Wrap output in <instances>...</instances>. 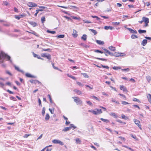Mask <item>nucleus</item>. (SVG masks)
Segmentation results:
<instances>
[{
  "mask_svg": "<svg viewBox=\"0 0 151 151\" xmlns=\"http://www.w3.org/2000/svg\"><path fill=\"white\" fill-rule=\"evenodd\" d=\"M144 19V22L145 23V24L143 26V27H146L148 26V23H149V19L145 17H143Z\"/></svg>",
  "mask_w": 151,
  "mask_h": 151,
  "instance_id": "nucleus-1",
  "label": "nucleus"
},
{
  "mask_svg": "<svg viewBox=\"0 0 151 151\" xmlns=\"http://www.w3.org/2000/svg\"><path fill=\"white\" fill-rule=\"evenodd\" d=\"M72 98L74 99V101L77 103V104H82V101L80 100L78 97H73Z\"/></svg>",
  "mask_w": 151,
  "mask_h": 151,
  "instance_id": "nucleus-2",
  "label": "nucleus"
},
{
  "mask_svg": "<svg viewBox=\"0 0 151 151\" xmlns=\"http://www.w3.org/2000/svg\"><path fill=\"white\" fill-rule=\"evenodd\" d=\"M134 122L135 124L141 130H142V127L140 124V121L139 120L136 119H134Z\"/></svg>",
  "mask_w": 151,
  "mask_h": 151,
  "instance_id": "nucleus-3",
  "label": "nucleus"
},
{
  "mask_svg": "<svg viewBox=\"0 0 151 151\" xmlns=\"http://www.w3.org/2000/svg\"><path fill=\"white\" fill-rule=\"evenodd\" d=\"M41 56L42 57H46L49 60H50L51 59V56L50 54H48L47 55L46 53H42L41 54Z\"/></svg>",
  "mask_w": 151,
  "mask_h": 151,
  "instance_id": "nucleus-4",
  "label": "nucleus"
},
{
  "mask_svg": "<svg viewBox=\"0 0 151 151\" xmlns=\"http://www.w3.org/2000/svg\"><path fill=\"white\" fill-rule=\"evenodd\" d=\"M53 143L54 144H59L61 145H63L64 144L63 142L60 140L57 139H54L52 141Z\"/></svg>",
  "mask_w": 151,
  "mask_h": 151,
  "instance_id": "nucleus-5",
  "label": "nucleus"
},
{
  "mask_svg": "<svg viewBox=\"0 0 151 151\" xmlns=\"http://www.w3.org/2000/svg\"><path fill=\"white\" fill-rule=\"evenodd\" d=\"M96 111H93V114L95 115L100 114L102 113L101 109H96Z\"/></svg>",
  "mask_w": 151,
  "mask_h": 151,
  "instance_id": "nucleus-6",
  "label": "nucleus"
},
{
  "mask_svg": "<svg viewBox=\"0 0 151 151\" xmlns=\"http://www.w3.org/2000/svg\"><path fill=\"white\" fill-rule=\"evenodd\" d=\"M27 5L29 7H36L37 6L36 4L33 2H29Z\"/></svg>",
  "mask_w": 151,
  "mask_h": 151,
  "instance_id": "nucleus-7",
  "label": "nucleus"
},
{
  "mask_svg": "<svg viewBox=\"0 0 151 151\" xmlns=\"http://www.w3.org/2000/svg\"><path fill=\"white\" fill-rule=\"evenodd\" d=\"M120 89L121 90H122L123 91L127 92L128 91L127 88L123 85H121L120 86Z\"/></svg>",
  "mask_w": 151,
  "mask_h": 151,
  "instance_id": "nucleus-8",
  "label": "nucleus"
},
{
  "mask_svg": "<svg viewBox=\"0 0 151 151\" xmlns=\"http://www.w3.org/2000/svg\"><path fill=\"white\" fill-rule=\"evenodd\" d=\"M25 16V14H23L21 15H19L18 16L15 15V18L18 20H19L22 17H24Z\"/></svg>",
  "mask_w": 151,
  "mask_h": 151,
  "instance_id": "nucleus-9",
  "label": "nucleus"
},
{
  "mask_svg": "<svg viewBox=\"0 0 151 151\" xmlns=\"http://www.w3.org/2000/svg\"><path fill=\"white\" fill-rule=\"evenodd\" d=\"M38 7H39L40 8H42V9H39L36 10V12L37 13L40 11H42L43 9H45V8H46V7L42 6H38Z\"/></svg>",
  "mask_w": 151,
  "mask_h": 151,
  "instance_id": "nucleus-10",
  "label": "nucleus"
},
{
  "mask_svg": "<svg viewBox=\"0 0 151 151\" xmlns=\"http://www.w3.org/2000/svg\"><path fill=\"white\" fill-rule=\"evenodd\" d=\"M77 31L76 30H73V33L72 34L73 36L74 37H76L78 36Z\"/></svg>",
  "mask_w": 151,
  "mask_h": 151,
  "instance_id": "nucleus-11",
  "label": "nucleus"
},
{
  "mask_svg": "<svg viewBox=\"0 0 151 151\" xmlns=\"http://www.w3.org/2000/svg\"><path fill=\"white\" fill-rule=\"evenodd\" d=\"M26 76L28 78H36L35 76H34L31 75L30 73H27L25 74Z\"/></svg>",
  "mask_w": 151,
  "mask_h": 151,
  "instance_id": "nucleus-12",
  "label": "nucleus"
},
{
  "mask_svg": "<svg viewBox=\"0 0 151 151\" xmlns=\"http://www.w3.org/2000/svg\"><path fill=\"white\" fill-rule=\"evenodd\" d=\"M29 23L33 27H35L37 25V24L35 22H29Z\"/></svg>",
  "mask_w": 151,
  "mask_h": 151,
  "instance_id": "nucleus-13",
  "label": "nucleus"
},
{
  "mask_svg": "<svg viewBox=\"0 0 151 151\" xmlns=\"http://www.w3.org/2000/svg\"><path fill=\"white\" fill-rule=\"evenodd\" d=\"M73 91L76 92L78 95H80L82 94V92L79 90L75 89L73 90Z\"/></svg>",
  "mask_w": 151,
  "mask_h": 151,
  "instance_id": "nucleus-14",
  "label": "nucleus"
},
{
  "mask_svg": "<svg viewBox=\"0 0 151 151\" xmlns=\"http://www.w3.org/2000/svg\"><path fill=\"white\" fill-rule=\"evenodd\" d=\"M104 51H105V52L107 53L108 54L111 55H113V54L111 53V52L109 50H108L106 49H103Z\"/></svg>",
  "mask_w": 151,
  "mask_h": 151,
  "instance_id": "nucleus-15",
  "label": "nucleus"
},
{
  "mask_svg": "<svg viewBox=\"0 0 151 151\" xmlns=\"http://www.w3.org/2000/svg\"><path fill=\"white\" fill-rule=\"evenodd\" d=\"M122 54V53L116 52L114 54H113V55H114L116 57H118L122 56V55H121Z\"/></svg>",
  "mask_w": 151,
  "mask_h": 151,
  "instance_id": "nucleus-16",
  "label": "nucleus"
},
{
  "mask_svg": "<svg viewBox=\"0 0 151 151\" xmlns=\"http://www.w3.org/2000/svg\"><path fill=\"white\" fill-rule=\"evenodd\" d=\"M96 42L97 44L99 45H103L104 44V41H101L100 40H96Z\"/></svg>",
  "mask_w": 151,
  "mask_h": 151,
  "instance_id": "nucleus-17",
  "label": "nucleus"
},
{
  "mask_svg": "<svg viewBox=\"0 0 151 151\" xmlns=\"http://www.w3.org/2000/svg\"><path fill=\"white\" fill-rule=\"evenodd\" d=\"M104 28L106 30H108L109 29H110V30H111L114 28L110 26H105L104 27Z\"/></svg>",
  "mask_w": 151,
  "mask_h": 151,
  "instance_id": "nucleus-18",
  "label": "nucleus"
},
{
  "mask_svg": "<svg viewBox=\"0 0 151 151\" xmlns=\"http://www.w3.org/2000/svg\"><path fill=\"white\" fill-rule=\"evenodd\" d=\"M147 40L146 39H144L143 40L142 42V45L143 46H145L146 45L147 43Z\"/></svg>",
  "mask_w": 151,
  "mask_h": 151,
  "instance_id": "nucleus-19",
  "label": "nucleus"
},
{
  "mask_svg": "<svg viewBox=\"0 0 151 151\" xmlns=\"http://www.w3.org/2000/svg\"><path fill=\"white\" fill-rule=\"evenodd\" d=\"M147 97L148 99V100L150 102H151V95L150 94H148L147 95Z\"/></svg>",
  "mask_w": 151,
  "mask_h": 151,
  "instance_id": "nucleus-20",
  "label": "nucleus"
},
{
  "mask_svg": "<svg viewBox=\"0 0 151 151\" xmlns=\"http://www.w3.org/2000/svg\"><path fill=\"white\" fill-rule=\"evenodd\" d=\"M110 115L111 116H113L115 118H117L118 116L117 115L114 113L112 112L110 114Z\"/></svg>",
  "mask_w": 151,
  "mask_h": 151,
  "instance_id": "nucleus-21",
  "label": "nucleus"
},
{
  "mask_svg": "<svg viewBox=\"0 0 151 151\" xmlns=\"http://www.w3.org/2000/svg\"><path fill=\"white\" fill-rule=\"evenodd\" d=\"M100 119L101 121H102L103 122H105L106 123H108L109 122V120L107 119H104L103 118H101Z\"/></svg>",
  "mask_w": 151,
  "mask_h": 151,
  "instance_id": "nucleus-22",
  "label": "nucleus"
},
{
  "mask_svg": "<svg viewBox=\"0 0 151 151\" xmlns=\"http://www.w3.org/2000/svg\"><path fill=\"white\" fill-rule=\"evenodd\" d=\"M2 56L6 58L8 60H9L10 59V57L9 56L7 55L6 54H3Z\"/></svg>",
  "mask_w": 151,
  "mask_h": 151,
  "instance_id": "nucleus-23",
  "label": "nucleus"
},
{
  "mask_svg": "<svg viewBox=\"0 0 151 151\" xmlns=\"http://www.w3.org/2000/svg\"><path fill=\"white\" fill-rule=\"evenodd\" d=\"M81 39L84 41H86L87 39V35L85 34H84L81 37Z\"/></svg>",
  "mask_w": 151,
  "mask_h": 151,
  "instance_id": "nucleus-24",
  "label": "nucleus"
},
{
  "mask_svg": "<svg viewBox=\"0 0 151 151\" xmlns=\"http://www.w3.org/2000/svg\"><path fill=\"white\" fill-rule=\"evenodd\" d=\"M146 78L148 83H150L151 81V77L150 76H146Z\"/></svg>",
  "mask_w": 151,
  "mask_h": 151,
  "instance_id": "nucleus-25",
  "label": "nucleus"
},
{
  "mask_svg": "<svg viewBox=\"0 0 151 151\" xmlns=\"http://www.w3.org/2000/svg\"><path fill=\"white\" fill-rule=\"evenodd\" d=\"M67 75L68 77L72 78L73 80H76V78L75 77L71 75H70L68 73L67 74Z\"/></svg>",
  "mask_w": 151,
  "mask_h": 151,
  "instance_id": "nucleus-26",
  "label": "nucleus"
},
{
  "mask_svg": "<svg viewBox=\"0 0 151 151\" xmlns=\"http://www.w3.org/2000/svg\"><path fill=\"white\" fill-rule=\"evenodd\" d=\"M122 118L125 119H129L128 117L126 116L124 114H122L121 115Z\"/></svg>",
  "mask_w": 151,
  "mask_h": 151,
  "instance_id": "nucleus-27",
  "label": "nucleus"
},
{
  "mask_svg": "<svg viewBox=\"0 0 151 151\" xmlns=\"http://www.w3.org/2000/svg\"><path fill=\"white\" fill-rule=\"evenodd\" d=\"M109 48L111 50L114 51H115V48L113 46H110L109 47Z\"/></svg>",
  "mask_w": 151,
  "mask_h": 151,
  "instance_id": "nucleus-28",
  "label": "nucleus"
},
{
  "mask_svg": "<svg viewBox=\"0 0 151 151\" xmlns=\"http://www.w3.org/2000/svg\"><path fill=\"white\" fill-rule=\"evenodd\" d=\"M14 68L16 70H17L18 71L20 72H22V71L19 68V67L18 66H15Z\"/></svg>",
  "mask_w": 151,
  "mask_h": 151,
  "instance_id": "nucleus-29",
  "label": "nucleus"
},
{
  "mask_svg": "<svg viewBox=\"0 0 151 151\" xmlns=\"http://www.w3.org/2000/svg\"><path fill=\"white\" fill-rule=\"evenodd\" d=\"M89 30L91 31L92 33L94 34V35H96L97 34L96 31L94 29H90Z\"/></svg>",
  "mask_w": 151,
  "mask_h": 151,
  "instance_id": "nucleus-30",
  "label": "nucleus"
},
{
  "mask_svg": "<svg viewBox=\"0 0 151 151\" xmlns=\"http://www.w3.org/2000/svg\"><path fill=\"white\" fill-rule=\"evenodd\" d=\"M138 32L139 33H146V30H142L141 29H139L138 30Z\"/></svg>",
  "mask_w": 151,
  "mask_h": 151,
  "instance_id": "nucleus-31",
  "label": "nucleus"
},
{
  "mask_svg": "<svg viewBox=\"0 0 151 151\" xmlns=\"http://www.w3.org/2000/svg\"><path fill=\"white\" fill-rule=\"evenodd\" d=\"M30 82L32 83H36L37 82H39V81L36 80H31L30 81Z\"/></svg>",
  "mask_w": 151,
  "mask_h": 151,
  "instance_id": "nucleus-32",
  "label": "nucleus"
},
{
  "mask_svg": "<svg viewBox=\"0 0 151 151\" xmlns=\"http://www.w3.org/2000/svg\"><path fill=\"white\" fill-rule=\"evenodd\" d=\"M133 101H136L139 103H141V101L139 99L136 98L133 99Z\"/></svg>",
  "mask_w": 151,
  "mask_h": 151,
  "instance_id": "nucleus-33",
  "label": "nucleus"
},
{
  "mask_svg": "<svg viewBox=\"0 0 151 151\" xmlns=\"http://www.w3.org/2000/svg\"><path fill=\"white\" fill-rule=\"evenodd\" d=\"M47 33H50L52 34H54L56 33V32L55 31H50L49 30H47Z\"/></svg>",
  "mask_w": 151,
  "mask_h": 151,
  "instance_id": "nucleus-34",
  "label": "nucleus"
},
{
  "mask_svg": "<svg viewBox=\"0 0 151 151\" xmlns=\"http://www.w3.org/2000/svg\"><path fill=\"white\" fill-rule=\"evenodd\" d=\"M81 140L79 138L76 139V142L77 144H80L81 143Z\"/></svg>",
  "mask_w": 151,
  "mask_h": 151,
  "instance_id": "nucleus-35",
  "label": "nucleus"
},
{
  "mask_svg": "<svg viewBox=\"0 0 151 151\" xmlns=\"http://www.w3.org/2000/svg\"><path fill=\"white\" fill-rule=\"evenodd\" d=\"M81 74L83 75V76L85 78H88L89 77V76L87 74V73H81Z\"/></svg>",
  "mask_w": 151,
  "mask_h": 151,
  "instance_id": "nucleus-36",
  "label": "nucleus"
},
{
  "mask_svg": "<svg viewBox=\"0 0 151 151\" xmlns=\"http://www.w3.org/2000/svg\"><path fill=\"white\" fill-rule=\"evenodd\" d=\"M50 118V116L48 114H47L45 117V119L46 120H48Z\"/></svg>",
  "mask_w": 151,
  "mask_h": 151,
  "instance_id": "nucleus-37",
  "label": "nucleus"
},
{
  "mask_svg": "<svg viewBox=\"0 0 151 151\" xmlns=\"http://www.w3.org/2000/svg\"><path fill=\"white\" fill-rule=\"evenodd\" d=\"M70 129V127H66L63 129V131H68Z\"/></svg>",
  "mask_w": 151,
  "mask_h": 151,
  "instance_id": "nucleus-38",
  "label": "nucleus"
},
{
  "mask_svg": "<svg viewBox=\"0 0 151 151\" xmlns=\"http://www.w3.org/2000/svg\"><path fill=\"white\" fill-rule=\"evenodd\" d=\"M47 96L48 97V98L50 99V103H52V99L51 98V96H50V94H48L47 95Z\"/></svg>",
  "mask_w": 151,
  "mask_h": 151,
  "instance_id": "nucleus-39",
  "label": "nucleus"
},
{
  "mask_svg": "<svg viewBox=\"0 0 151 151\" xmlns=\"http://www.w3.org/2000/svg\"><path fill=\"white\" fill-rule=\"evenodd\" d=\"M122 104L123 105H127L129 104V103L125 101H122Z\"/></svg>",
  "mask_w": 151,
  "mask_h": 151,
  "instance_id": "nucleus-40",
  "label": "nucleus"
},
{
  "mask_svg": "<svg viewBox=\"0 0 151 151\" xmlns=\"http://www.w3.org/2000/svg\"><path fill=\"white\" fill-rule=\"evenodd\" d=\"M33 56L34 57L37 58L38 59H39L40 58V56L39 55H37L35 54H33Z\"/></svg>",
  "mask_w": 151,
  "mask_h": 151,
  "instance_id": "nucleus-41",
  "label": "nucleus"
},
{
  "mask_svg": "<svg viewBox=\"0 0 151 151\" xmlns=\"http://www.w3.org/2000/svg\"><path fill=\"white\" fill-rule=\"evenodd\" d=\"M65 35H60L58 36L57 37L59 38H62L64 37Z\"/></svg>",
  "mask_w": 151,
  "mask_h": 151,
  "instance_id": "nucleus-42",
  "label": "nucleus"
},
{
  "mask_svg": "<svg viewBox=\"0 0 151 151\" xmlns=\"http://www.w3.org/2000/svg\"><path fill=\"white\" fill-rule=\"evenodd\" d=\"M45 109L44 107H43L42 108V115H44L45 113Z\"/></svg>",
  "mask_w": 151,
  "mask_h": 151,
  "instance_id": "nucleus-43",
  "label": "nucleus"
},
{
  "mask_svg": "<svg viewBox=\"0 0 151 151\" xmlns=\"http://www.w3.org/2000/svg\"><path fill=\"white\" fill-rule=\"evenodd\" d=\"M41 21L42 23H43L45 21V17H43L41 18Z\"/></svg>",
  "mask_w": 151,
  "mask_h": 151,
  "instance_id": "nucleus-44",
  "label": "nucleus"
},
{
  "mask_svg": "<svg viewBox=\"0 0 151 151\" xmlns=\"http://www.w3.org/2000/svg\"><path fill=\"white\" fill-rule=\"evenodd\" d=\"M112 24H113V25H118L119 24H120V22H112Z\"/></svg>",
  "mask_w": 151,
  "mask_h": 151,
  "instance_id": "nucleus-45",
  "label": "nucleus"
},
{
  "mask_svg": "<svg viewBox=\"0 0 151 151\" xmlns=\"http://www.w3.org/2000/svg\"><path fill=\"white\" fill-rule=\"evenodd\" d=\"M112 68L115 70H117L119 69H120L121 68L119 67L114 66Z\"/></svg>",
  "mask_w": 151,
  "mask_h": 151,
  "instance_id": "nucleus-46",
  "label": "nucleus"
},
{
  "mask_svg": "<svg viewBox=\"0 0 151 151\" xmlns=\"http://www.w3.org/2000/svg\"><path fill=\"white\" fill-rule=\"evenodd\" d=\"M131 37L132 38L134 39L137 38V37L136 35H132L131 36Z\"/></svg>",
  "mask_w": 151,
  "mask_h": 151,
  "instance_id": "nucleus-47",
  "label": "nucleus"
},
{
  "mask_svg": "<svg viewBox=\"0 0 151 151\" xmlns=\"http://www.w3.org/2000/svg\"><path fill=\"white\" fill-rule=\"evenodd\" d=\"M77 84V85L79 86H83V85L80 82H78V81H77L76 82Z\"/></svg>",
  "mask_w": 151,
  "mask_h": 151,
  "instance_id": "nucleus-48",
  "label": "nucleus"
},
{
  "mask_svg": "<svg viewBox=\"0 0 151 151\" xmlns=\"http://www.w3.org/2000/svg\"><path fill=\"white\" fill-rule=\"evenodd\" d=\"M116 121L117 122L120 123H123L124 124H126V122H123L121 120H119V119L116 120Z\"/></svg>",
  "mask_w": 151,
  "mask_h": 151,
  "instance_id": "nucleus-49",
  "label": "nucleus"
},
{
  "mask_svg": "<svg viewBox=\"0 0 151 151\" xmlns=\"http://www.w3.org/2000/svg\"><path fill=\"white\" fill-rule=\"evenodd\" d=\"M101 67L103 68H106L108 69H109V67L108 66H105L101 65Z\"/></svg>",
  "mask_w": 151,
  "mask_h": 151,
  "instance_id": "nucleus-50",
  "label": "nucleus"
},
{
  "mask_svg": "<svg viewBox=\"0 0 151 151\" xmlns=\"http://www.w3.org/2000/svg\"><path fill=\"white\" fill-rule=\"evenodd\" d=\"M122 70L123 71H129L130 70V69L129 68H127L122 69Z\"/></svg>",
  "mask_w": 151,
  "mask_h": 151,
  "instance_id": "nucleus-51",
  "label": "nucleus"
},
{
  "mask_svg": "<svg viewBox=\"0 0 151 151\" xmlns=\"http://www.w3.org/2000/svg\"><path fill=\"white\" fill-rule=\"evenodd\" d=\"M87 103L91 106H92L93 104L92 103L89 101H86Z\"/></svg>",
  "mask_w": 151,
  "mask_h": 151,
  "instance_id": "nucleus-52",
  "label": "nucleus"
},
{
  "mask_svg": "<svg viewBox=\"0 0 151 151\" xmlns=\"http://www.w3.org/2000/svg\"><path fill=\"white\" fill-rule=\"evenodd\" d=\"M38 102H39V105L40 106H42V105L41 104V101L40 99L39 98L38 99Z\"/></svg>",
  "mask_w": 151,
  "mask_h": 151,
  "instance_id": "nucleus-53",
  "label": "nucleus"
},
{
  "mask_svg": "<svg viewBox=\"0 0 151 151\" xmlns=\"http://www.w3.org/2000/svg\"><path fill=\"white\" fill-rule=\"evenodd\" d=\"M94 52H99V53H101V54L104 53V52H102V51H101L100 50H95L94 51Z\"/></svg>",
  "mask_w": 151,
  "mask_h": 151,
  "instance_id": "nucleus-54",
  "label": "nucleus"
},
{
  "mask_svg": "<svg viewBox=\"0 0 151 151\" xmlns=\"http://www.w3.org/2000/svg\"><path fill=\"white\" fill-rule=\"evenodd\" d=\"M112 101L113 102H115L116 104H119V103L116 101L115 99H112Z\"/></svg>",
  "mask_w": 151,
  "mask_h": 151,
  "instance_id": "nucleus-55",
  "label": "nucleus"
},
{
  "mask_svg": "<svg viewBox=\"0 0 151 151\" xmlns=\"http://www.w3.org/2000/svg\"><path fill=\"white\" fill-rule=\"evenodd\" d=\"M52 67H53V68L54 69H56V70H59V68H58L55 67V66H54V63H52Z\"/></svg>",
  "mask_w": 151,
  "mask_h": 151,
  "instance_id": "nucleus-56",
  "label": "nucleus"
},
{
  "mask_svg": "<svg viewBox=\"0 0 151 151\" xmlns=\"http://www.w3.org/2000/svg\"><path fill=\"white\" fill-rule=\"evenodd\" d=\"M96 59L99 60H101L103 61H106V59H104V58H96Z\"/></svg>",
  "mask_w": 151,
  "mask_h": 151,
  "instance_id": "nucleus-57",
  "label": "nucleus"
},
{
  "mask_svg": "<svg viewBox=\"0 0 151 151\" xmlns=\"http://www.w3.org/2000/svg\"><path fill=\"white\" fill-rule=\"evenodd\" d=\"M91 17L92 18H96L98 20L99 19V17H97V16H91Z\"/></svg>",
  "mask_w": 151,
  "mask_h": 151,
  "instance_id": "nucleus-58",
  "label": "nucleus"
},
{
  "mask_svg": "<svg viewBox=\"0 0 151 151\" xmlns=\"http://www.w3.org/2000/svg\"><path fill=\"white\" fill-rule=\"evenodd\" d=\"M131 32L132 33H137V32L136 30H134L131 29Z\"/></svg>",
  "mask_w": 151,
  "mask_h": 151,
  "instance_id": "nucleus-59",
  "label": "nucleus"
},
{
  "mask_svg": "<svg viewBox=\"0 0 151 151\" xmlns=\"http://www.w3.org/2000/svg\"><path fill=\"white\" fill-rule=\"evenodd\" d=\"M119 95L120 96H122L125 99H126V97L125 96V95H124V94H120V93L119 94Z\"/></svg>",
  "mask_w": 151,
  "mask_h": 151,
  "instance_id": "nucleus-60",
  "label": "nucleus"
},
{
  "mask_svg": "<svg viewBox=\"0 0 151 151\" xmlns=\"http://www.w3.org/2000/svg\"><path fill=\"white\" fill-rule=\"evenodd\" d=\"M91 97H92V98H94L95 99H96V100H97V101H99V99L98 98H97L96 96H91Z\"/></svg>",
  "mask_w": 151,
  "mask_h": 151,
  "instance_id": "nucleus-61",
  "label": "nucleus"
},
{
  "mask_svg": "<svg viewBox=\"0 0 151 151\" xmlns=\"http://www.w3.org/2000/svg\"><path fill=\"white\" fill-rule=\"evenodd\" d=\"M71 17H72L73 19H79V18L77 17H75V16H71Z\"/></svg>",
  "mask_w": 151,
  "mask_h": 151,
  "instance_id": "nucleus-62",
  "label": "nucleus"
},
{
  "mask_svg": "<svg viewBox=\"0 0 151 151\" xmlns=\"http://www.w3.org/2000/svg\"><path fill=\"white\" fill-rule=\"evenodd\" d=\"M83 47L85 48H88L89 47L88 46L84 44H83Z\"/></svg>",
  "mask_w": 151,
  "mask_h": 151,
  "instance_id": "nucleus-63",
  "label": "nucleus"
},
{
  "mask_svg": "<svg viewBox=\"0 0 151 151\" xmlns=\"http://www.w3.org/2000/svg\"><path fill=\"white\" fill-rule=\"evenodd\" d=\"M3 4L5 6H7L9 4V3L6 1H4Z\"/></svg>",
  "mask_w": 151,
  "mask_h": 151,
  "instance_id": "nucleus-64",
  "label": "nucleus"
}]
</instances>
